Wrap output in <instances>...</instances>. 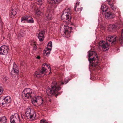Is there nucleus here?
Instances as JSON below:
<instances>
[{"label":"nucleus","instance_id":"nucleus-19","mask_svg":"<svg viewBox=\"0 0 123 123\" xmlns=\"http://www.w3.org/2000/svg\"><path fill=\"white\" fill-rule=\"evenodd\" d=\"M63 17H65L64 18L69 21L71 20V14L70 13L66 12L64 14L63 13V14L61 16V17L62 18Z\"/></svg>","mask_w":123,"mask_h":123},{"label":"nucleus","instance_id":"nucleus-37","mask_svg":"<svg viewBox=\"0 0 123 123\" xmlns=\"http://www.w3.org/2000/svg\"><path fill=\"white\" fill-rule=\"evenodd\" d=\"M21 117L23 119L24 118V117L23 115H22V114L21 115Z\"/></svg>","mask_w":123,"mask_h":123},{"label":"nucleus","instance_id":"nucleus-38","mask_svg":"<svg viewBox=\"0 0 123 123\" xmlns=\"http://www.w3.org/2000/svg\"><path fill=\"white\" fill-rule=\"evenodd\" d=\"M36 58L38 59H39L40 58V57L39 56H38Z\"/></svg>","mask_w":123,"mask_h":123},{"label":"nucleus","instance_id":"nucleus-34","mask_svg":"<svg viewBox=\"0 0 123 123\" xmlns=\"http://www.w3.org/2000/svg\"><path fill=\"white\" fill-rule=\"evenodd\" d=\"M36 14L38 15H40L41 13V12L38 9H37L36 11Z\"/></svg>","mask_w":123,"mask_h":123},{"label":"nucleus","instance_id":"nucleus-25","mask_svg":"<svg viewBox=\"0 0 123 123\" xmlns=\"http://www.w3.org/2000/svg\"><path fill=\"white\" fill-rule=\"evenodd\" d=\"M27 22L30 23H33L34 22V20L32 18L29 16Z\"/></svg>","mask_w":123,"mask_h":123},{"label":"nucleus","instance_id":"nucleus-10","mask_svg":"<svg viewBox=\"0 0 123 123\" xmlns=\"http://www.w3.org/2000/svg\"><path fill=\"white\" fill-rule=\"evenodd\" d=\"M9 49L5 45H3L0 47V54L6 55L8 53Z\"/></svg>","mask_w":123,"mask_h":123},{"label":"nucleus","instance_id":"nucleus-5","mask_svg":"<svg viewBox=\"0 0 123 123\" xmlns=\"http://www.w3.org/2000/svg\"><path fill=\"white\" fill-rule=\"evenodd\" d=\"M44 102L43 99L40 96H36L35 94V96L31 100V102L34 105H37L40 106Z\"/></svg>","mask_w":123,"mask_h":123},{"label":"nucleus","instance_id":"nucleus-15","mask_svg":"<svg viewBox=\"0 0 123 123\" xmlns=\"http://www.w3.org/2000/svg\"><path fill=\"white\" fill-rule=\"evenodd\" d=\"M105 18L107 19H109L114 18V15L113 14H112L110 12L109 10L107 11L105 13H104Z\"/></svg>","mask_w":123,"mask_h":123},{"label":"nucleus","instance_id":"nucleus-35","mask_svg":"<svg viewBox=\"0 0 123 123\" xmlns=\"http://www.w3.org/2000/svg\"><path fill=\"white\" fill-rule=\"evenodd\" d=\"M33 51H35L37 49V46L35 44H34L33 45Z\"/></svg>","mask_w":123,"mask_h":123},{"label":"nucleus","instance_id":"nucleus-40","mask_svg":"<svg viewBox=\"0 0 123 123\" xmlns=\"http://www.w3.org/2000/svg\"><path fill=\"white\" fill-rule=\"evenodd\" d=\"M21 64L22 66H23L24 65L23 62H21Z\"/></svg>","mask_w":123,"mask_h":123},{"label":"nucleus","instance_id":"nucleus-8","mask_svg":"<svg viewBox=\"0 0 123 123\" xmlns=\"http://www.w3.org/2000/svg\"><path fill=\"white\" fill-rule=\"evenodd\" d=\"M52 47V42L51 41H49L48 44V47L45 50H44L43 54L44 55L48 57L50 53Z\"/></svg>","mask_w":123,"mask_h":123},{"label":"nucleus","instance_id":"nucleus-9","mask_svg":"<svg viewBox=\"0 0 123 123\" xmlns=\"http://www.w3.org/2000/svg\"><path fill=\"white\" fill-rule=\"evenodd\" d=\"M12 69L11 72V74L12 78L14 79L15 77V74L17 77L18 76L17 74L19 72L17 65L14 63L13 65Z\"/></svg>","mask_w":123,"mask_h":123},{"label":"nucleus","instance_id":"nucleus-3","mask_svg":"<svg viewBox=\"0 0 123 123\" xmlns=\"http://www.w3.org/2000/svg\"><path fill=\"white\" fill-rule=\"evenodd\" d=\"M35 93L33 90L30 88H26L23 91L22 96L24 99L30 98L31 100L34 96H35Z\"/></svg>","mask_w":123,"mask_h":123},{"label":"nucleus","instance_id":"nucleus-2","mask_svg":"<svg viewBox=\"0 0 123 123\" xmlns=\"http://www.w3.org/2000/svg\"><path fill=\"white\" fill-rule=\"evenodd\" d=\"M88 60L90 63H92V66H94L96 67L97 65V63L95 64V60H98V56L95 51H89L88 52Z\"/></svg>","mask_w":123,"mask_h":123},{"label":"nucleus","instance_id":"nucleus-6","mask_svg":"<svg viewBox=\"0 0 123 123\" xmlns=\"http://www.w3.org/2000/svg\"><path fill=\"white\" fill-rule=\"evenodd\" d=\"M54 8H55L52 7L51 6V7L49 6V5L47 8V12L46 13L45 15V18L46 19L48 20L51 19L52 17V11Z\"/></svg>","mask_w":123,"mask_h":123},{"label":"nucleus","instance_id":"nucleus-32","mask_svg":"<svg viewBox=\"0 0 123 123\" xmlns=\"http://www.w3.org/2000/svg\"><path fill=\"white\" fill-rule=\"evenodd\" d=\"M22 81H21L20 80L18 81H17V82L16 83V85L18 86H20L21 84H23L21 82Z\"/></svg>","mask_w":123,"mask_h":123},{"label":"nucleus","instance_id":"nucleus-12","mask_svg":"<svg viewBox=\"0 0 123 123\" xmlns=\"http://www.w3.org/2000/svg\"><path fill=\"white\" fill-rule=\"evenodd\" d=\"M99 45L102 48V49L104 51L108 50L109 48V44L107 43L105 41H102L100 42Z\"/></svg>","mask_w":123,"mask_h":123},{"label":"nucleus","instance_id":"nucleus-17","mask_svg":"<svg viewBox=\"0 0 123 123\" xmlns=\"http://www.w3.org/2000/svg\"><path fill=\"white\" fill-rule=\"evenodd\" d=\"M45 31H41L39 33L38 35V37L40 41H43L44 39Z\"/></svg>","mask_w":123,"mask_h":123},{"label":"nucleus","instance_id":"nucleus-23","mask_svg":"<svg viewBox=\"0 0 123 123\" xmlns=\"http://www.w3.org/2000/svg\"><path fill=\"white\" fill-rule=\"evenodd\" d=\"M17 14L16 10L12 9L11 10V13L10 14L11 18H13Z\"/></svg>","mask_w":123,"mask_h":123},{"label":"nucleus","instance_id":"nucleus-24","mask_svg":"<svg viewBox=\"0 0 123 123\" xmlns=\"http://www.w3.org/2000/svg\"><path fill=\"white\" fill-rule=\"evenodd\" d=\"M6 122L7 119L6 117H0V123H6Z\"/></svg>","mask_w":123,"mask_h":123},{"label":"nucleus","instance_id":"nucleus-36","mask_svg":"<svg viewBox=\"0 0 123 123\" xmlns=\"http://www.w3.org/2000/svg\"><path fill=\"white\" fill-rule=\"evenodd\" d=\"M3 89L2 87L0 86V95L3 92Z\"/></svg>","mask_w":123,"mask_h":123},{"label":"nucleus","instance_id":"nucleus-11","mask_svg":"<svg viewBox=\"0 0 123 123\" xmlns=\"http://www.w3.org/2000/svg\"><path fill=\"white\" fill-rule=\"evenodd\" d=\"M11 99L9 96H7L5 97L3 100L2 103V106L3 107H6L7 106L8 104L11 102Z\"/></svg>","mask_w":123,"mask_h":123},{"label":"nucleus","instance_id":"nucleus-18","mask_svg":"<svg viewBox=\"0 0 123 123\" xmlns=\"http://www.w3.org/2000/svg\"><path fill=\"white\" fill-rule=\"evenodd\" d=\"M64 33L65 35H68L71 32V31L72 29L71 27H69L68 25L64 26Z\"/></svg>","mask_w":123,"mask_h":123},{"label":"nucleus","instance_id":"nucleus-1","mask_svg":"<svg viewBox=\"0 0 123 123\" xmlns=\"http://www.w3.org/2000/svg\"><path fill=\"white\" fill-rule=\"evenodd\" d=\"M68 78H65L63 82L61 81L59 83H57L56 81H54L52 83L51 88L47 90L46 93L49 96L53 94H58L59 93L58 91L61 88L59 86L60 85H62L64 84H66L68 83Z\"/></svg>","mask_w":123,"mask_h":123},{"label":"nucleus","instance_id":"nucleus-30","mask_svg":"<svg viewBox=\"0 0 123 123\" xmlns=\"http://www.w3.org/2000/svg\"><path fill=\"white\" fill-rule=\"evenodd\" d=\"M3 80L4 82L6 83H8L9 81L8 78L6 77H4L3 78Z\"/></svg>","mask_w":123,"mask_h":123},{"label":"nucleus","instance_id":"nucleus-16","mask_svg":"<svg viewBox=\"0 0 123 123\" xmlns=\"http://www.w3.org/2000/svg\"><path fill=\"white\" fill-rule=\"evenodd\" d=\"M28 114H26V116L27 118L28 119H31L32 118V119H34L36 117V115L35 112L33 110H32V111L31 113L30 112Z\"/></svg>","mask_w":123,"mask_h":123},{"label":"nucleus","instance_id":"nucleus-13","mask_svg":"<svg viewBox=\"0 0 123 123\" xmlns=\"http://www.w3.org/2000/svg\"><path fill=\"white\" fill-rule=\"evenodd\" d=\"M117 37V36L115 35H110L108 36V37H106V40L108 41L110 43L112 44H114L116 43Z\"/></svg>","mask_w":123,"mask_h":123},{"label":"nucleus","instance_id":"nucleus-20","mask_svg":"<svg viewBox=\"0 0 123 123\" xmlns=\"http://www.w3.org/2000/svg\"><path fill=\"white\" fill-rule=\"evenodd\" d=\"M109 9H108V7L105 4H103L101 5V13L103 15L104 13H105L107 11L109 10Z\"/></svg>","mask_w":123,"mask_h":123},{"label":"nucleus","instance_id":"nucleus-7","mask_svg":"<svg viewBox=\"0 0 123 123\" xmlns=\"http://www.w3.org/2000/svg\"><path fill=\"white\" fill-rule=\"evenodd\" d=\"M10 122L11 123H20V120L19 115L17 113H15L10 117Z\"/></svg>","mask_w":123,"mask_h":123},{"label":"nucleus","instance_id":"nucleus-39","mask_svg":"<svg viewBox=\"0 0 123 123\" xmlns=\"http://www.w3.org/2000/svg\"><path fill=\"white\" fill-rule=\"evenodd\" d=\"M108 4L110 6V5H111V4H110V1H109V2H108Z\"/></svg>","mask_w":123,"mask_h":123},{"label":"nucleus","instance_id":"nucleus-29","mask_svg":"<svg viewBox=\"0 0 123 123\" xmlns=\"http://www.w3.org/2000/svg\"><path fill=\"white\" fill-rule=\"evenodd\" d=\"M44 2V0H37V4L39 5H41Z\"/></svg>","mask_w":123,"mask_h":123},{"label":"nucleus","instance_id":"nucleus-14","mask_svg":"<svg viewBox=\"0 0 123 123\" xmlns=\"http://www.w3.org/2000/svg\"><path fill=\"white\" fill-rule=\"evenodd\" d=\"M62 0H49L48 2L49 3V6L55 8L56 6L55 4L57 3H60L62 1Z\"/></svg>","mask_w":123,"mask_h":123},{"label":"nucleus","instance_id":"nucleus-27","mask_svg":"<svg viewBox=\"0 0 123 123\" xmlns=\"http://www.w3.org/2000/svg\"><path fill=\"white\" fill-rule=\"evenodd\" d=\"M29 15H28L22 17L21 18V21L22 22L25 20H26L27 21V20H28V18L29 17Z\"/></svg>","mask_w":123,"mask_h":123},{"label":"nucleus","instance_id":"nucleus-28","mask_svg":"<svg viewBox=\"0 0 123 123\" xmlns=\"http://www.w3.org/2000/svg\"><path fill=\"white\" fill-rule=\"evenodd\" d=\"M31 111L32 110L29 107H28L26 109V112H25V114H28V113L30 112L31 113ZM27 115H28V114Z\"/></svg>","mask_w":123,"mask_h":123},{"label":"nucleus","instance_id":"nucleus-33","mask_svg":"<svg viewBox=\"0 0 123 123\" xmlns=\"http://www.w3.org/2000/svg\"><path fill=\"white\" fill-rule=\"evenodd\" d=\"M41 123H48L47 122L45 119H42L40 121Z\"/></svg>","mask_w":123,"mask_h":123},{"label":"nucleus","instance_id":"nucleus-21","mask_svg":"<svg viewBox=\"0 0 123 123\" xmlns=\"http://www.w3.org/2000/svg\"><path fill=\"white\" fill-rule=\"evenodd\" d=\"M116 28L115 25H110L108 27L107 30L109 31H112L115 30Z\"/></svg>","mask_w":123,"mask_h":123},{"label":"nucleus","instance_id":"nucleus-26","mask_svg":"<svg viewBox=\"0 0 123 123\" xmlns=\"http://www.w3.org/2000/svg\"><path fill=\"white\" fill-rule=\"evenodd\" d=\"M119 40L121 44L123 43V29H122L121 32V37H119Z\"/></svg>","mask_w":123,"mask_h":123},{"label":"nucleus","instance_id":"nucleus-31","mask_svg":"<svg viewBox=\"0 0 123 123\" xmlns=\"http://www.w3.org/2000/svg\"><path fill=\"white\" fill-rule=\"evenodd\" d=\"M110 7L114 11H115L117 8V6H115L113 4H112L110 5Z\"/></svg>","mask_w":123,"mask_h":123},{"label":"nucleus","instance_id":"nucleus-4","mask_svg":"<svg viewBox=\"0 0 123 123\" xmlns=\"http://www.w3.org/2000/svg\"><path fill=\"white\" fill-rule=\"evenodd\" d=\"M48 68L49 70L50 71L51 69L49 66L47 64H43L42 66V68L41 70H38L36 71L35 73V74L37 77L39 78L42 76V74H45V73L47 72V69Z\"/></svg>","mask_w":123,"mask_h":123},{"label":"nucleus","instance_id":"nucleus-22","mask_svg":"<svg viewBox=\"0 0 123 123\" xmlns=\"http://www.w3.org/2000/svg\"><path fill=\"white\" fill-rule=\"evenodd\" d=\"M79 4V2H78V1H77L76 3V5L75 6L74 8V10L75 11H81L83 9V8L81 7L80 8H77V6H78Z\"/></svg>","mask_w":123,"mask_h":123}]
</instances>
